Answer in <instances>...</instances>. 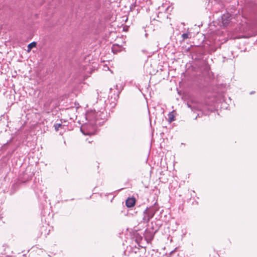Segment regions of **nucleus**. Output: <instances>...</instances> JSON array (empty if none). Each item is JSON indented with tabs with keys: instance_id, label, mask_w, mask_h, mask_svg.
<instances>
[{
	"instance_id": "nucleus-4",
	"label": "nucleus",
	"mask_w": 257,
	"mask_h": 257,
	"mask_svg": "<svg viewBox=\"0 0 257 257\" xmlns=\"http://www.w3.org/2000/svg\"><path fill=\"white\" fill-rule=\"evenodd\" d=\"M125 205L126 206V208L122 210L121 213H123L124 216H127L128 213V197H127L125 200Z\"/></svg>"
},
{
	"instance_id": "nucleus-10",
	"label": "nucleus",
	"mask_w": 257,
	"mask_h": 257,
	"mask_svg": "<svg viewBox=\"0 0 257 257\" xmlns=\"http://www.w3.org/2000/svg\"><path fill=\"white\" fill-rule=\"evenodd\" d=\"M228 21H229V20H226V21H225V20H224V17L222 18V23L223 24H226L227 23Z\"/></svg>"
},
{
	"instance_id": "nucleus-8",
	"label": "nucleus",
	"mask_w": 257,
	"mask_h": 257,
	"mask_svg": "<svg viewBox=\"0 0 257 257\" xmlns=\"http://www.w3.org/2000/svg\"><path fill=\"white\" fill-rule=\"evenodd\" d=\"M190 33H184L182 35V38L183 40H184L187 38H189Z\"/></svg>"
},
{
	"instance_id": "nucleus-9",
	"label": "nucleus",
	"mask_w": 257,
	"mask_h": 257,
	"mask_svg": "<svg viewBox=\"0 0 257 257\" xmlns=\"http://www.w3.org/2000/svg\"><path fill=\"white\" fill-rule=\"evenodd\" d=\"M62 125L61 123H55L54 125V127H55V130L56 131H58L59 129V127H61Z\"/></svg>"
},
{
	"instance_id": "nucleus-6",
	"label": "nucleus",
	"mask_w": 257,
	"mask_h": 257,
	"mask_svg": "<svg viewBox=\"0 0 257 257\" xmlns=\"http://www.w3.org/2000/svg\"><path fill=\"white\" fill-rule=\"evenodd\" d=\"M168 119L169 122H172L175 120V116L173 112H171L168 114Z\"/></svg>"
},
{
	"instance_id": "nucleus-5",
	"label": "nucleus",
	"mask_w": 257,
	"mask_h": 257,
	"mask_svg": "<svg viewBox=\"0 0 257 257\" xmlns=\"http://www.w3.org/2000/svg\"><path fill=\"white\" fill-rule=\"evenodd\" d=\"M136 200L134 197H130V209L134 206L136 204Z\"/></svg>"
},
{
	"instance_id": "nucleus-3",
	"label": "nucleus",
	"mask_w": 257,
	"mask_h": 257,
	"mask_svg": "<svg viewBox=\"0 0 257 257\" xmlns=\"http://www.w3.org/2000/svg\"><path fill=\"white\" fill-rule=\"evenodd\" d=\"M121 47H120L119 45L117 44H113L112 45V47L111 48L112 52L114 54L117 53L118 52H119L121 51Z\"/></svg>"
},
{
	"instance_id": "nucleus-2",
	"label": "nucleus",
	"mask_w": 257,
	"mask_h": 257,
	"mask_svg": "<svg viewBox=\"0 0 257 257\" xmlns=\"http://www.w3.org/2000/svg\"><path fill=\"white\" fill-rule=\"evenodd\" d=\"M122 89V87L121 85L118 86V84L114 86V88H110V92L108 94L107 102L106 103L107 106L109 108H113L116 105L119 93Z\"/></svg>"
},
{
	"instance_id": "nucleus-7",
	"label": "nucleus",
	"mask_w": 257,
	"mask_h": 257,
	"mask_svg": "<svg viewBox=\"0 0 257 257\" xmlns=\"http://www.w3.org/2000/svg\"><path fill=\"white\" fill-rule=\"evenodd\" d=\"M36 43L35 42H33L29 44L28 46V51H30L31 49L33 48L36 47Z\"/></svg>"
},
{
	"instance_id": "nucleus-1",
	"label": "nucleus",
	"mask_w": 257,
	"mask_h": 257,
	"mask_svg": "<svg viewBox=\"0 0 257 257\" xmlns=\"http://www.w3.org/2000/svg\"><path fill=\"white\" fill-rule=\"evenodd\" d=\"M104 101L100 100L94 104V109L88 111L85 115L87 122L82 125L81 131L84 135H90L96 128L97 125H100L101 121L105 119V113L104 112Z\"/></svg>"
}]
</instances>
